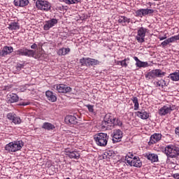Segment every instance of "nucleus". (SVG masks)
I'll use <instances>...</instances> for the list:
<instances>
[{
    "instance_id": "obj_29",
    "label": "nucleus",
    "mask_w": 179,
    "mask_h": 179,
    "mask_svg": "<svg viewBox=\"0 0 179 179\" xmlns=\"http://www.w3.org/2000/svg\"><path fill=\"white\" fill-rule=\"evenodd\" d=\"M170 79L171 80H173V82H178L179 80V72H175L173 73H171L169 76Z\"/></svg>"
},
{
    "instance_id": "obj_16",
    "label": "nucleus",
    "mask_w": 179,
    "mask_h": 179,
    "mask_svg": "<svg viewBox=\"0 0 179 179\" xmlns=\"http://www.w3.org/2000/svg\"><path fill=\"white\" fill-rule=\"evenodd\" d=\"M13 52V47L12 46H4L3 49L0 50V57L3 58L8 54H12Z\"/></svg>"
},
{
    "instance_id": "obj_24",
    "label": "nucleus",
    "mask_w": 179,
    "mask_h": 179,
    "mask_svg": "<svg viewBox=\"0 0 179 179\" xmlns=\"http://www.w3.org/2000/svg\"><path fill=\"white\" fill-rule=\"evenodd\" d=\"M42 129L45 131H52L55 129V126L50 122H45L43 124Z\"/></svg>"
},
{
    "instance_id": "obj_1",
    "label": "nucleus",
    "mask_w": 179,
    "mask_h": 179,
    "mask_svg": "<svg viewBox=\"0 0 179 179\" xmlns=\"http://www.w3.org/2000/svg\"><path fill=\"white\" fill-rule=\"evenodd\" d=\"M23 146H24V143L22 141H15L6 145L5 150L9 152H19V150H22Z\"/></svg>"
},
{
    "instance_id": "obj_36",
    "label": "nucleus",
    "mask_w": 179,
    "mask_h": 179,
    "mask_svg": "<svg viewBox=\"0 0 179 179\" xmlns=\"http://www.w3.org/2000/svg\"><path fill=\"white\" fill-rule=\"evenodd\" d=\"M10 103H16L19 101V96H17V94H12L11 95H10Z\"/></svg>"
},
{
    "instance_id": "obj_8",
    "label": "nucleus",
    "mask_w": 179,
    "mask_h": 179,
    "mask_svg": "<svg viewBox=\"0 0 179 179\" xmlns=\"http://www.w3.org/2000/svg\"><path fill=\"white\" fill-rule=\"evenodd\" d=\"M7 118L9 121H11L15 125H19L22 124V119L17 116L15 113H9L7 114Z\"/></svg>"
},
{
    "instance_id": "obj_42",
    "label": "nucleus",
    "mask_w": 179,
    "mask_h": 179,
    "mask_svg": "<svg viewBox=\"0 0 179 179\" xmlns=\"http://www.w3.org/2000/svg\"><path fill=\"white\" fill-rule=\"evenodd\" d=\"M136 16H137L138 17H143V12H142V8L139 9V10H137L136 11Z\"/></svg>"
},
{
    "instance_id": "obj_38",
    "label": "nucleus",
    "mask_w": 179,
    "mask_h": 179,
    "mask_svg": "<svg viewBox=\"0 0 179 179\" xmlns=\"http://www.w3.org/2000/svg\"><path fill=\"white\" fill-rule=\"evenodd\" d=\"M168 40H169V43H176V41H178L179 40V35H176L173 36H171V38H168Z\"/></svg>"
},
{
    "instance_id": "obj_28",
    "label": "nucleus",
    "mask_w": 179,
    "mask_h": 179,
    "mask_svg": "<svg viewBox=\"0 0 179 179\" xmlns=\"http://www.w3.org/2000/svg\"><path fill=\"white\" fill-rule=\"evenodd\" d=\"M113 126L111 124H110V123L108 122H107V120H106V119L103 120V121L102 122L101 124V129H103V131H107V129H110V128Z\"/></svg>"
},
{
    "instance_id": "obj_40",
    "label": "nucleus",
    "mask_w": 179,
    "mask_h": 179,
    "mask_svg": "<svg viewBox=\"0 0 179 179\" xmlns=\"http://www.w3.org/2000/svg\"><path fill=\"white\" fill-rule=\"evenodd\" d=\"M170 41L169 38L166 39L165 41H164L162 43H161V45L163 48H166V47H167V45H170Z\"/></svg>"
},
{
    "instance_id": "obj_51",
    "label": "nucleus",
    "mask_w": 179,
    "mask_h": 179,
    "mask_svg": "<svg viewBox=\"0 0 179 179\" xmlns=\"http://www.w3.org/2000/svg\"><path fill=\"white\" fill-rule=\"evenodd\" d=\"M173 178L175 179H179V173H175L173 176Z\"/></svg>"
},
{
    "instance_id": "obj_10",
    "label": "nucleus",
    "mask_w": 179,
    "mask_h": 179,
    "mask_svg": "<svg viewBox=\"0 0 179 179\" xmlns=\"http://www.w3.org/2000/svg\"><path fill=\"white\" fill-rule=\"evenodd\" d=\"M127 164L133 167L141 168L142 166V161L139 157L135 156L132 159L127 160Z\"/></svg>"
},
{
    "instance_id": "obj_15",
    "label": "nucleus",
    "mask_w": 179,
    "mask_h": 179,
    "mask_svg": "<svg viewBox=\"0 0 179 179\" xmlns=\"http://www.w3.org/2000/svg\"><path fill=\"white\" fill-rule=\"evenodd\" d=\"M144 157L151 162V163H157L159 162V155L155 153H145L144 154Z\"/></svg>"
},
{
    "instance_id": "obj_54",
    "label": "nucleus",
    "mask_w": 179,
    "mask_h": 179,
    "mask_svg": "<svg viewBox=\"0 0 179 179\" xmlns=\"http://www.w3.org/2000/svg\"><path fill=\"white\" fill-rule=\"evenodd\" d=\"M175 132L178 135V136H179V127L175 129Z\"/></svg>"
},
{
    "instance_id": "obj_47",
    "label": "nucleus",
    "mask_w": 179,
    "mask_h": 179,
    "mask_svg": "<svg viewBox=\"0 0 179 179\" xmlns=\"http://www.w3.org/2000/svg\"><path fill=\"white\" fill-rule=\"evenodd\" d=\"M166 38H167V35H166V34L164 36L159 37V41H163V40H166Z\"/></svg>"
},
{
    "instance_id": "obj_30",
    "label": "nucleus",
    "mask_w": 179,
    "mask_h": 179,
    "mask_svg": "<svg viewBox=\"0 0 179 179\" xmlns=\"http://www.w3.org/2000/svg\"><path fill=\"white\" fill-rule=\"evenodd\" d=\"M88 64L89 66H94V65H99V64H100V62L97 59L88 57Z\"/></svg>"
},
{
    "instance_id": "obj_6",
    "label": "nucleus",
    "mask_w": 179,
    "mask_h": 179,
    "mask_svg": "<svg viewBox=\"0 0 179 179\" xmlns=\"http://www.w3.org/2000/svg\"><path fill=\"white\" fill-rule=\"evenodd\" d=\"M16 55H22V57H34V50L22 48L15 51Z\"/></svg>"
},
{
    "instance_id": "obj_33",
    "label": "nucleus",
    "mask_w": 179,
    "mask_h": 179,
    "mask_svg": "<svg viewBox=\"0 0 179 179\" xmlns=\"http://www.w3.org/2000/svg\"><path fill=\"white\" fill-rule=\"evenodd\" d=\"M145 78L147 79V80H150L152 79H155V74L153 73V70L151 71H149L148 73L145 74Z\"/></svg>"
},
{
    "instance_id": "obj_9",
    "label": "nucleus",
    "mask_w": 179,
    "mask_h": 179,
    "mask_svg": "<svg viewBox=\"0 0 179 179\" xmlns=\"http://www.w3.org/2000/svg\"><path fill=\"white\" fill-rule=\"evenodd\" d=\"M58 24V20L55 18H52L49 20L45 21L44 22V25H43V30L45 31H48V30H50V29L54 27L55 24Z\"/></svg>"
},
{
    "instance_id": "obj_5",
    "label": "nucleus",
    "mask_w": 179,
    "mask_h": 179,
    "mask_svg": "<svg viewBox=\"0 0 179 179\" xmlns=\"http://www.w3.org/2000/svg\"><path fill=\"white\" fill-rule=\"evenodd\" d=\"M146 33H148V29L143 27L138 28L137 35L136 36V40H137L138 43H145Z\"/></svg>"
},
{
    "instance_id": "obj_45",
    "label": "nucleus",
    "mask_w": 179,
    "mask_h": 179,
    "mask_svg": "<svg viewBox=\"0 0 179 179\" xmlns=\"http://www.w3.org/2000/svg\"><path fill=\"white\" fill-rule=\"evenodd\" d=\"M24 65L23 64H17V66H16V69L17 71H22V68H24Z\"/></svg>"
},
{
    "instance_id": "obj_34",
    "label": "nucleus",
    "mask_w": 179,
    "mask_h": 179,
    "mask_svg": "<svg viewBox=\"0 0 179 179\" xmlns=\"http://www.w3.org/2000/svg\"><path fill=\"white\" fill-rule=\"evenodd\" d=\"M129 61H130L129 57H127L123 60H121V62H120L121 66H122L123 68H127L128 64H129Z\"/></svg>"
},
{
    "instance_id": "obj_35",
    "label": "nucleus",
    "mask_w": 179,
    "mask_h": 179,
    "mask_svg": "<svg viewBox=\"0 0 179 179\" xmlns=\"http://www.w3.org/2000/svg\"><path fill=\"white\" fill-rule=\"evenodd\" d=\"M143 16H146V15H149L150 13H154L155 10L153 9L149 8H141Z\"/></svg>"
},
{
    "instance_id": "obj_11",
    "label": "nucleus",
    "mask_w": 179,
    "mask_h": 179,
    "mask_svg": "<svg viewBox=\"0 0 179 179\" xmlns=\"http://www.w3.org/2000/svg\"><path fill=\"white\" fill-rule=\"evenodd\" d=\"M174 110V106H164L159 110V115L164 116L167 114H171V112Z\"/></svg>"
},
{
    "instance_id": "obj_7",
    "label": "nucleus",
    "mask_w": 179,
    "mask_h": 179,
    "mask_svg": "<svg viewBox=\"0 0 179 179\" xmlns=\"http://www.w3.org/2000/svg\"><path fill=\"white\" fill-rule=\"evenodd\" d=\"M53 89H56L58 93L66 94L72 92V88H71V87H68V85L64 84H57L53 86Z\"/></svg>"
},
{
    "instance_id": "obj_4",
    "label": "nucleus",
    "mask_w": 179,
    "mask_h": 179,
    "mask_svg": "<svg viewBox=\"0 0 179 179\" xmlns=\"http://www.w3.org/2000/svg\"><path fill=\"white\" fill-rule=\"evenodd\" d=\"M36 6L39 10H43V12H48L51 10V3L47 1L37 0L36 2Z\"/></svg>"
},
{
    "instance_id": "obj_13",
    "label": "nucleus",
    "mask_w": 179,
    "mask_h": 179,
    "mask_svg": "<svg viewBox=\"0 0 179 179\" xmlns=\"http://www.w3.org/2000/svg\"><path fill=\"white\" fill-rule=\"evenodd\" d=\"M122 138V131L120 129H115L113 134V143H117L121 142Z\"/></svg>"
},
{
    "instance_id": "obj_44",
    "label": "nucleus",
    "mask_w": 179,
    "mask_h": 179,
    "mask_svg": "<svg viewBox=\"0 0 179 179\" xmlns=\"http://www.w3.org/2000/svg\"><path fill=\"white\" fill-rule=\"evenodd\" d=\"M10 89H12V85L4 86L3 87V90H6V92H10Z\"/></svg>"
},
{
    "instance_id": "obj_3",
    "label": "nucleus",
    "mask_w": 179,
    "mask_h": 179,
    "mask_svg": "<svg viewBox=\"0 0 179 179\" xmlns=\"http://www.w3.org/2000/svg\"><path fill=\"white\" fill-rule=\"evenodd\" d=\"M164 153L168 159H174L179 156V148L174 145H168L165 147Z\"/></svg>"
},
{
    "instance_id": "obj_17",
    "label": "nucleus",
    "mask_w": 179,
    "mask_h": 179,
    "mask_svg": "<svg viewBox=\"0 0 179 179\" xmlns=\"http://www.w3.org/2000/svg\"><path fill=\"white\" fill-rule=\"evenodd\" d=\"M64 121L68 125H76L78 124V119L73 115L66 116Z\"/></svg>"
},
{
    "instance_id": "obj_37",
    "label": "nucleus",
    "mask_w": 179,
    "mask_h": 179,
    "mask_svg": "<svg viewBox=\"0 0 179 179\" xmlns=\"http://www.w3.org/2000/svg\"><path fill=\"white\" fill-rule=\"evenodd\" d=\"M64 2L67 5H73L75 3H80L82 0H65Z\"/></svg>"
},
{
    "instance_id": "obj_46",
    "label": "nucleus",
    "mask_w": 179,
    "mask_h": 179,
    "mask_svg": "<svg viewBox=\"0 0 179 179\" xmlns=\"http://www.w3.org/2000/svg\"><path fill=\"white\" fill-rule=\"evenodd\" d=\"M166 86H167L166 83V80H161V87H166Z\"/></svg>"
},
{
    "instance_id": "obj_55",
    "label": "nucleus",
    "mask_w": 179,
    "mask_h": 179,
    "mask_svg": "<svg viewBox=\"0 0 179 179\" xmlns=\"http://www.w3.org/2000/svg\"><path fill=\"white\" fill-rule=\"evenodd\" d=\"M117 65H121V61H117Z\"/></svg>"
},
{
    "instance_id": "obj_25",
    "label": "nucleus",
    "mask_w": 179,
    "mask_h": 179,
    "mask_svg": "<svg viewBox=\"0 0 179 179\" xmlns=\"http://www.w3.org/2000/svg\"><path fill=\"white\" fill-rule=\"evenodd\" d=\"M104 120H106V121H107V122H108L112 127H114L115 117H114L111 114L106 115Z\"/></svg>"
},
{
    "instance_id": "obj_27",
    "label": "nucleus",
    "mask_w": 179,
    "mask_h": 179,
    "mask_svg": "<svg viewBox=\"0 0 179 179\" xmlns=\"http://www.w3.org/2000/svg\"><path fill=\"white\" fill-rule=\"evenodd\" d=\"M69 52H71L70 48H62L57 51V55H59L60 57H62L64 55H66V54H69Z\"/></svg>"
},
{
    "instance_id": "obj_57",
    "label": "nucleus",
    "mask_w": 179,
    "mask_h": 179,
    "mask_svg": "<svg viewBox=\"0 0 179 179\" xmlns=\"http://www.w3.org/2000/svg\"><path fill=\"white\" fill-rule=\"evenodd\" d=\"M154 1H159V0H154Z\"/></svg>"
},
{
    "instance_id": "obj_49",
    "label": "nucleus",
    "mask_w": 179,
    "mask_h": 179,
    "mask_svg": "<svg viewBox=\"0 0 179 179\" xmlns=\"http://www.w3.org/2000/svg\"><path fill=\"white\" fill-rule=\"evenodd\" d=\"M31 48L32 50H36V48H37V44L34 43L33 45H31Z\"/></svg>"
},
{
    "instance_id": "obj_32",
    "label": "nucleus",
    "mask_w": 179,
    "mask_h": 179,
    "mask_svg": "<svg viewBox=\"0 0 179 179\" xmlns=\"http://www.w3.org/2000/svg\"><path fill=\"white\" fill-rule=\"evenodd\" d=\"M81 66H89V57H83L80 59Z\"/></svg>"
},
{
    "instance_id": "obj_2",
    "label": "nucleus",
    "mask_w": 179,
    "mask_h": 179,
    "mask_svg": "<svg viewBox=\"0 0 179 179\" xmlns=\"http://www.w3.org/2000/svg\"><path fill=\"white\" fill-rule=\"evenodd\" d=\"M108 135L106 133H98L94 136V141L98 146H107L108 142Z\"/></svg>"
},
{
    "instance_id": "obj_43",
    "label": "nucleus",
    "mask_w": 179,
    "mask_h": 179,
    "mask_svg": "<svg viewBox=\"0 0 179 179\" xmlns=\"http://www.w3.org/2000/svg\"><path fill=\"white\" fill-rule=\"evenodd\" d=\"M115 125H117L118 127H121L122 125V122L118 119H115V123H113V127Z\"/></svg>"
},
{
    "instance_id": "obj_31",
    "label": "nucleus",
    "mask_w": 179,
    "mask_h": 179,
    "mask_svg": "<svg viewBox=\"0 0 179 179\" xmlns=\"http://www.w3.org/2000/svg\"><path fill=\"white\" fill-rule=\"evenodd\" d=\"M131 101H133L134 104V110L136 111L137 110H139V101H138V97L133 96L131 99Z\"/></svg>"
},
{
    "instance_id": "obj_18",
    "label": "nucleus",
    "mask_w": 179,
    "mask_h": 179,
    "mask_svg": "<svg viewBox=\"0 0 179 179\" xmlns=\"http://www.w3.org/2000/svg\"><path fill=\"white\" fill-rule=\"evenodd\" d=\"M134 59L136 61V66H137V68H148V66H149L148 62H142L139 60L138 57H134Z\"/></svg>"
},
{
    "instance_id": "obj_41",
    "label": "nucleus",
    "mask_w": 179,
    "mask_h": 179,
    "mask_svg": "<svg viewBox=\"0 0 179 179\" xmlns=\"http://www.w3.org/2000/svg\"><path fill=\"white\" fill-rule=\"evenodd\" d=\"M85 107H87V108L88 109L89 113H94V106L87 104L85 105Z\"/></svg>"
},
{
    "instance_id": "obj_12",
    "label": "nucleus",
    "mask_w": 179,
    "mask_h": 179,
    "mask_svg": "<svg viewBox=\"0 0 179 179\" xmlns=\"http://www.w3.org/2000/svg\"><path fill=\"white\" fill-rule=\"evenodd\" d=\"M162 134L155 133L151 135L150 141L148 142L149 146H152V145H155V143H157V142H160L162 141Z\"/></svg>"
},
{
    "instance_id": "obj_21",
    "label": "nucleus",
    "mask_w": 179,
    "mask_h": 179,
    "mask_svg": "<svg viewBox=\"0 0 179 179\" xmlns=\"http://www.w3.org/2000/svg\"><path fill=\"white\" fill-rule=\"evenodd\" d=\"M135 114L141 120H148V118H149V113L146 112L145 110L137 111Z\"/></svg>"
},
{
    "instance_id": "obj_26",
    "label": "nucleus",
    "mask_w": 179,
    "mask_h": 179,
    "mask_svg": "<svg viewBox=\"0 0 179 179\" xmlns=\"http://www.w3.org/2000/svg\"><path fill=\"white\" fill-rule=\"evenodd\" d=\"M154 73V77L155 78H163V76H166V72H164L161 69H154L152 70Z\"/></svg>"
},
{
    "instance_id": "obj_19",
    "label": "nucleus",
    "mask_w": 179,
    "mask_h": 179,
    "mask_svg": "<svg viewBox=\"0 0 179 179\" xmlns=\"http://www.w3.org/2000/svg\"><path fill=\"white\" fill-rule=\"evenodd\" d=\"M13 3L15 6L24 8V6H27V5H29V0H14Z\"/></svg>"
},
{
    "instance_id": "obj_50",
    "label": "nucleus",
    "mask_w": 179,
    "mask_h": 179,
    "mask_svg": "<svg viewBox=\"0 0 179 179\" xmlns=\"http://www.w3.org/2000/svg\"><path fill=\"white\" fill-rule=\"evenodd\" d=\"M29 104H30V102H29V101L21 103V106H29Z\"/></svg>"
},
{
    "instance_id": "obj_23",
    "label": "nucleus",
    "mask_w": 179,
    "mask_h": 179,
    "mask_svg": "<svg viewBox=\"0 0 179 179\" xmlns=\"http://www.w3.org/2000/svg\"><path fill=\"white\" fill-rule=\"evenodd\" d=\"M20 29V24L17 22H12L8 24V29L11 31H16Z\"/></svg>"
},
{
    "instance_id": "obj_22",
    "label": "nucleus",
    "mask_w": 179,
    "mask_h": 179,
    "mask_svg": "<svg viewBox=\"0 0 179 179\" xmlns=\"http://www.w3.org/2000/svg\"><path fill=\"white\" fill-rule=\"evenodd\" d=\"M118 23H120L122 26H127V24L131 23V18H128V17L125 16H120Z\"/></svg>"
},
{
    "instance_id": "obj_56",
    "label": "nucleus",
    "mask_w": 179,
    "mask_h": 179,
    "mask_svg": "<svg viewBox=\"0 0 179 179\" xmlns=\"http://www.w3.org/2000/svg\"><path fill=\"white\" fill-rule=\"evenodd\" d=\"M148 5H150V6H152V3L149 2Z\"/></svg>"
},
{
    "instance_id": "obj_20",
    "label": "nucleus",
    "mask_w": 179,
    "mask_h": 179,
    "mask_svg": "<svg viewBox=\"0 0 179 179\" xmlns=\"http://www.w3.org/2000/svg\"><path fill=\"white\" fill-rule=\"evenodd\" d=\"M45 96L49 101H51L52 103H55V101H57V96L54 94V92L48 90L45 92Z\"/></svg>"
},
{
    "instance_id": "obj_14",
    "label": "nucleus",
    "mask_w": 179,
    "mask_h": 179,
    "mask_svg": "<svg viewBox=\"0 0 179 179\" xmlns=\"http://www.w3.org/2000/svg\"><path fill=\"white\" fill-rule=\"evenodd\" d=\"M66 156H69L70 159H76V160H78V159H80V153H79V151L74 150H66Z\"/></svg>"
},
{
    "instance_id": "obj_52",
    "label": "nucleus",
    "mask_w": 179,
    "mask_h": 179,
    "mask_svg": "<svg viewBox=\"0 0 179 179\" xmlns=\"http://www.w3.org/2000/svg\"><path fill=\"white\" fill-rule=\"evenodd\" d=\"M108 156V152H105L103 155V159H107Z\"/></svg>"
},
{
    "instance_id": "obj_53",
    "label": "nucleus",
    "mask_w": 179,
    "mask_h": 179,
    "mask_svg": "<svg viewBox=\"0 0 179 179\" xmlns=\"http://www.w3.org/2000/svg\"><path fill=\"white\" fill-rule=\"evenodd\" d=\"M43 45H44V44L43 43H38V46L39 47V48H41V50L43 49Z\"/></svg>"
},
{
    "instance_id": "obj_48",
    "label": "nucleus",
    "mask_w": 179,
    "mask_h": 179,
    "mask_svg": "<svg viewBox=\"0 0 179 179\" xmlns=\"http://www.w3.org/2000/svg\"><path fill=\"white\" fill-rule=\"evenodd\" d=\"M157 87H162V80H159L156 83Z\"/></svg>"
},
{
    "instance_id": "obj_39",
    "label": "nucleus",
    "mask_w": 179,
    "mask_h": 179,
    "mask_svg": "<svg viewBox=\"0 0 179 179\" xmlns=\"http://www.w3.org/2000/svg\"><path fill=\"white\" fill-rule=\"evenodd\" d=\"M134 157H135V156H134L132 153L129 152L125 157L126 164H128V160H132Z\"/></svg>"
}]
</instances>
